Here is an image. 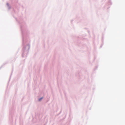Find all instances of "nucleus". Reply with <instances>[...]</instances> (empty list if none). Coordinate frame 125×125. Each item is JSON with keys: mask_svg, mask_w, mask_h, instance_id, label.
Masks as SVG:
<instances>
[{"mask_svg": "<svg viewBox=\"0 0 125 125\" xmlns=\"http://www.w3.org/2000/svg\"><path fill=\"white\" fill-rule=\"evenodd\" d=\"M42 99V98H40V99H39V101H40V100H41Z\"/></svg>", "mask_w": 125, "mask_h": 125, "instance_id": "f257e3e1", "label": "nucleus"}]
</instances>
